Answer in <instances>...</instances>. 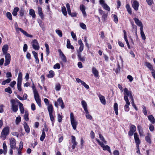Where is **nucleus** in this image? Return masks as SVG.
Here are the masks:
<instances>
[{
  "mask_svg": "<svg viewBox=\"0 0 155 155\" xmlns=\"http://www.w3.org/2000/svg\"><path fill=\"white\" fill-rule=\"evenodd\" d=\"M124 98L126 103V104L124 106L125 111L127 112L129 110V105L130 104V103L128 100V97H130L131 101V103L132 104V105L134 108L136 109V106L134 104L133 98L132 95V93L131 91H129L127 88H125L124 89Z\"/></svg>",
  "mask_w": 155,
  "mask_h": 155,
  "instance_id": "obj_1",
  "label": "nucleus"
},
{
  "mask_svg": "<svg viewBox=\"0 0 155 155\" xmlns=\"http://www.w3.org/2000/svg\"><path fill=\"white\" fill-rule=\"evenodd\" d=\"M32 88L33 90V92L35 100L38 106L40 107H41V100L39 95L38 93L37 90L35 88V87L34 84H33V85L32 86Z\"/></svg>",
  "mask_w": 155,
  "mask_h": 155,
  "instance_id": "obj_2",
  "label": "nucleus"
},
{
  "mask_svg": "<svg viewBox=\"0 0 155 155\" xmlns=\"http://www.w3.org/2000/svg\"><path fill=\"white\" fill-rule=\"evenodd\" d=\"M136 25L140 27V34L142 39L145 40L146 38L143 31V25L142 22L138 18H136Z\"/></svg>",
  "mask_w": 155,
  "mask_h": 155,
  "instance_id": "obj_3",
  "label": "nucleus"
},
{
  "mask_svg": "<svg viewBox=\"0 0 155 155\" xmlns=\"http://www.w3.org/2000/svg\"><path fill=\"white\" fill-rule=\"evenodd\" d=\"M9 133V127L7 126L5 127L2 130L1 133V135L0 136L1 138H2L3 140H4L6 138V136L8 135Z\"/></svg>",
  "mask_w": 155,
  "mask_h": 155,
  "instance_id": "obj_4",
  "label": "nucleus"
},
{
  "mask_svg": "<svg viewBox=\"0 0 155 155\" xmlns=\"http://www.w3.org/2000/svg\"><path fill=\"white\" fill-rule=\"evenodd\" d=\"M70 117L71 124L73 129L74 130H75L76 129L77 126L78 124V122L75 120L73 114L72 112L70 113Z\"/></svg>",
  "mask_w": 155,
  "mask_h": 155,
  "instance_id": "obj_5",
  "label": "nucleus"
},
{
  "mask_svg": "<svg viewBox=\"0 0 155 155\" xmlns=\"http://www.w3.org/2000/svg\"><path fill=\"white\" fill-rule=\"evenodd\" d=\"M58 105L61 106L62 109H63L64 107L65 106L61 97H59L57 101L54 102V106L58 108Z\"/></svg>",
  "mask_w": 155,
  "mask_h": 155,
  "instance_id": "obj_6",
  "label": "nucleus"
},
{
  "mask_svg": "<svg viewBox=\"0 0 155 155\" xmlns=\"http://www.w3.org/2000/svg\"><path fill=\"white\" fill-rule=\"evenodd\" d=\"M11 103V109L14 112H16L18 110V107L16 104L15 101L14 99H12L10 101Z\"/></svg>",
  "mask_w": 155,
  "mask_h": 155,
  "instance_id": "obj_7",
  "label": "nucleus"
},
{
  "mask_svg": "<svg viewBox=\"0 0 155 155\" xmlns=\"http://www.w3.org/2000/svg\"><path fill=\"white\" fill-rule=\"evenodd\" d=\"M5 56V61L4 66H6L10 63L11 61V55L9 53H6L4 54Z\"/></svg>",
  "mask_w": 155,
  "mask_h": 155,
  "instance_id": "obj_8",
  "label": "nucleus"
},
{
  "mask_svg": "<svg viewBox=\"0 0 155 155\" xmlns=\"http://www.w3.org/2000/svg\"><path fill=\"white\" fill-rule=\"evenodd\" d=\"M10 145L12 149H15L16 148V141L15 140L13 137L10 139Z\"/></svg>",
  "mask_w": 155,
  "mask_h": 155,
  "instance_id": "obj_9",
  "label": "nucleus"
},
{
  "mask_svg": "<svg viewBox=\"0 0 155 155\" xmlns=\"http://www.w3.org/2000/svg\"><path fill=\"white\" fill-rule=\"evenodd\" d=\"M32 46L33 48L35 50H38L40 47L36 39L33 40L32 42Z\"/></svg>",
  "mask_w": 155,
  "mask_h": 155,
  "instance_id": "obj_10",
  "label": "nucleus"
},
{
  "mask_svg": "<svg viewBox=\"0 0 155 155\" xmlns=\"http://www.w3.org/2000/svg\"><path fill=\"white\" fill-rule=\"evenodd\" d=\"M140 143V141L139 140V139L138 137V135L136 133V144H137V153L139 155H140L141 153L140 152V151L139 150V147L138 145Z\"/></svg>",
  "mask_w": 155,
  "mask_h": 155,
  "instance_id": "obj_11",
  "label": "nucleus"
},
{
  "mask_svg": "<svg viewBox=\"0 0 155 155\" xmlns=\"http://www.w3.org/2000/svg\"><path fill=\"white\" fill-rule=\"evenodd\" d=\"M135 131V126L134 125H131L130 127V130L128 133V135L130 136H132Z\"/></svg>",
  "mask_w": 155,
  "mask_h": 155,
  "instance_id": "obj_12",
  "label": "nucleus"
},
{
  "mask_svg": "<svg viewBox=\"0 0 155 155\" xmlns=\"http://www.w3.org/2000/svg\"><path fill=\"white\" fill-rule=\"evenodd\" d=\"M16 101L18 104L21 113L23 114L24 112V108L23 106V104L18 100H17Z\"/></svg>",
  "mask_w": 155,
  "mask_h": 155,
  "instance_id": "obj_13",
  "label": "nucleus"
},
{
  "mask_svg": "<svg viewBox=\"0 0 155 155\" xmlns=\"http://www.w3.org/2000/svg\"><path fill=\"white\" fill-rule=\"evenodd\" d=\"M38 9L39 15L42 19H43L44 18V15L42 12V8L40 7H38Z\"/></svg>",
  "mask_w": 155,
  "mask_h": 155,
  "instance_id": "obj_14",
  "label": "nucleus"
},
{
  "mask_svg": "<svg viewBox=\"0 0 155 155\" xmlns=\"http://www.w3.org/2000/svg\"><path fill=\"white\" fill-rule=\"evenodd\" d=\"M98 96L99 98L101 103L102 104L105 105L106 103L105 97L101 94H98Z\"/></svg>",
  "mask_w": 155,
  "mask_h": 155,
  "instance_id": "obj_15",
  "label": "nucleus"
},
{
  "mask_svg": "<svg viewBox=\"0 0 155 155\" xmlns=\"http://www.w3.org/2000/svg\"><path fill=\"white\" fill-rule=\"evenodd\" d=\"M17 29H18L24 35H25L26 36L28 37L31 38L32 37V35H31L28 34L26 31L24 30L21 28H18Z\"/></svg>",
  "mask_w": 155,
  "mask_h": 155,
  "instance_id": "obj_16",
  "label": "nucleus"
},
{
  "mask_svg": "<svg viewBox=\"0 0 155 155\" xmlns=\"http://www.w3.org/2000/svg\"><path fill=\"white\" fill-rule=\"evenodd\" d=\"M137 129L141 137L143 136V132L142 127L140 125L137 126Z\"/></svg>",
  "mask_w": 155,
  "mask_h": 155,
  "instance_id": "obj_17",
  "label": "nucleus"
},
{
  "mask_svg": "<svg viewBox=\"0 0 155 155\" xmlns=\"http://www.w3.org/2000/svg\"><path fill=\"white\" fill-rule=\"evenodd\" d=\"M8 49V46L7 45H3L2 48V51L4 54L6 53H8L7 51Z\"/></svg>",
  "mask_w": 155,
  "mask_h": 155,
  "instance_id": "obj_18",
  "label": "nucleus"
},
{
  "mask_svg": "<svg viewBox=\"0 0 155 155\" xmlns=\"http://www.w3.org/2000/svg\"><path fill=\"white\" fill-rule=\"evenodd\" d=\"M81 104L85 111L87 112V104L85 101L83 100L81 101Z\"/></svg>",
  "mask_w": 155,
  "mask_h": 155,
  "instance_id": "obj_19",
  "label": "nucleus"
},
{
  "mask_svg": "<svg viewBox=\"0 0 155 155\" xmlns=\"http://www.w3.org/2000/svg\"><path fill=\"white\" fill-rule=\"evenodd\" d=\"M124 39L126 41L127 44L128 46V48H130V45L128 41L127 38V33L125 30H124Z\"/></svg>",
  "mask_w": 155,
  "mask_h": 155,
  "instance_id": "obj_20",
  "label": "nucleus"
},
{
  "mask_svg": "<svg viewBox=\"0 0 155 155\" xmlns=\"http://www.w3.org/2000/svg\"><path fill=\"white\" fill-rule=\"evenodd\" d=\"M23 125L25 132L28 133H29L30 131V129L29 126L26 122L24 123Z\"/></svg>",
  "mask_w": 155,
  "mask_h": 155,
  "instance_id": "obj_21",
  "label": "nucleus"
},
{
  "mask_svg": "<svg viewBox=\"0 0 155 155\" xmlns=\"http://www.w3.org/2000/svg\"><path fill=\"white\" fill-rule=\"evenodd\" d=\"M47 109L49 114L53 113L54 111V108L52 104H50L48 106Z\"/></svg>",
  "mask_w": 155,
  "mask_h": 155,
  "instance_id": "obj_22",
  "label": "nucleus"
},
{
  "mask_svg": "<svg viewBox=\"0 0 155 155\" xmlns=\"http://www.w3.org/2000/svg\"><path fill=\"white\" fill-rule=\"evenodd\" d=\"M148 119L151 123L154 124L155 123V119L152 115H150L148 117Z\"/></svg>",
  "mask_w": 155,
  "mask_h": 155,
  "instance_id": "obj_23",
  "label": "nucleus"
},
{
  "mask_svg": "<svg viewBox=\"0 0 155 155\" xmlns=\"http://www.w3.org/2000/svg\"><path fill=\"white\" fill-rule=\"evenodd\" d=\"M92 72L93 74L96 77L98 76V72L95 67H93L92 68Z\"/></svg>",
  "mask_w": 155,
  "mask_h": 155,
  "instance_id": "obj_24",
  "label": "nucleus"
},
{
  "mask_svg": "<svg viewBox=\"0 0 155 155\" xmlns=\"http://www.w3.org/2000/svg\"><path fill=\"white\" fill-rule=\"evenodd\" d=\"M22 74L21 72H19L17 78V82H22Z\"/></svg>",
  "mask_w": 155,
  "mask_h": 155,
  "instance_id": "obj_25",
  "label": "nucleus"
},
{
  "mask_svg": "<svg viewBox=\"0 0 155 155\" xmlns=\"http://www.w3.org/2000/svg\"><path fill=\"white\" fill-rule=\"evenodd\" d=\"M29 15L32 16L33 18H35L36 15L35 12L33 9H30L29 10Z\"/></svg>",
  "mask_w": 155,
  "mask_h": 155,
  "instance_id": "obj_26",
  "label": "nucleus"
},
{
  "mask_svg": "<svg viewBox=\"0 0 155 155\" xmlns=\"http://www.w3.org/2000/svg\"><path fill=\"white\" fill-rule=\"evenodd\" d=\"M114 109L115 111V113L116 115L118 114V105L117 103H115L114 105Z\"/></svg>",
  "mask_w": 155,
  "mask_h": 155,
  "instance_id": "obj_27",
  "label": "nucleus"
},
{
  "mask_svg": "<svg viewBox=\"0 0 155 155\" xmlns=\"http://www.w3.org/2000/svg\"><path fill=\"white\" fill-rule=\"evenodd\" d=\"M19 8L18 7H15L14 8L12 12V14L14 16H16L17 14V12L19 11Z\"/></svg>",
  "mask_w": 155,
  "mask_h": 155,
  "instance_id": "obj_28",
  "label": "nucleus"
},
{
  "mask_svg": "<svg viewBox=\"0 0 155 155\" xmlns=\"http://www.w3.org/2000/svg\"><path fill=\"white\" fill-rule=\"evenodd\" d=\"M151 135L148 134V135L146 136L145 137V139L146 141L149 144H151Z\"/></svg>",
  "mask_w": 155,
  "mask_h": 155,
  "instance_id": "obj_29",
  "label": "nucleus"
},
{
  "mask_svg": "<svg viewBox=\"0 0 155 155\" xmlns=\"http://www.w3.org/2000/svg\"><path fill=\"white\" fill-rule=\"evenodd\" d=\"M78 56L79 61H84L85 60V57L81 56V53L78 54Z\"/></svg>",
  "mask_w": 155,
  "mask_h": 155,
  "instance_id": "obj_30",
  "label": "nucleus"
},
{
  "mask_svg": "<svg viewBox=\"0 0 155 155\" xmlns=\"http://www.w3.org/2000/svg\"><path fill=\"white\" fill-rule=\"evenodd\" d=\"M67 47L68 48L71 49H74V47L72 45H71V43L69 40H67Z\"/></svg>",
  "mask_w": 155,
  "mask_h": 155,
  "instance_id": "obj_31",
  "label": "nucleus"
},
{
  "mask_svg": "<svg viewBox=\"0 0 155 155\" xmlns=\"http://www.w3.org/2000/svg\"><path fill=\"white\" fill-rule=\"evenodd\" d=\"M54 75V72L51 70L49 71V74L47 75V77L48 78H53Z\"/></svg>",
  "mask_w": 155,
  "mask_h": 155,
  "instance_id": "obj_32",
  "label": "nucleus"
},
{
  "mask_svg": "<svg viewBox=\"0 0 155 155\" xmlns=\"http://www.w3.org/2000/svg\"><path fill=\"white\" fill-rule=\"evenodd\" d=\"M103 149L104 150H107L109 153H111L110 148L109 146L108 145L105 146L104 145L102 147Z\"/></svg>",
  "mask_w": 155,
  "mask_h": 155,
  "instance_id": "obj_33",
  "label": "nucleus"
},
{
  "mask_svg": "<svg viewBox=\"0 0 155 155\" xmlns=\"http://www.w3.org/2000/svg\"><path fill=\"white\" fill-rule=\"evenodd\" d=\"M126 8L128 12V13L131 15L132 14V11L130 7V5L128 4H127L126 5Z\"/></svg>",
  "mask_w": 155,
  "mask_h": 155,
  "instance_id": "obj_34",
  "label": "nucleus"
},
{
  "mask_svg": "<svg viewBox=\"0 0 155 155\" xmlns=\"http://www.w3.org/2000/svg\"><path fill=\"white\" fill-rule=\"evenodd\" d=\"M49 114V115L50 120L52 122V125L53 126L54 125V117L53 114V113Z\"/></svg>",
  "mask_w": 155,
  "mask_h": 155,
  "instance_id": "obj_35",
  "label": "nucleus"
},
{
  "mask_svg": "<svg viewBox=\"0 0 155 155\" xmlns=\"http://www.w3.org/2000/svg\"><path fill=\"white\" fill-rule=\"evenodd\" d=\"M45 45L46 48V55L47 56H48L50 53L49 46L47 44H45Z\"/></svg>",
  "mask_w": 155,
  "mask_h": 155,
  "instance_id": "obj_36",
  "label": "nucleus"
},
{
  "mask_svg": "<svg viewBox=\"0 0 155 155\" xmlns=\"http://www.w3.org/2000/svg\"><path fill=\"white\" fill-rule=\"evenodd\" d=\"M146 66L150 70H152V71L153 70H154L153 69L152 66L151 64L149 62H146Z\"/></svg>",
  "mask_w": 155,
  "mask_h": 155,
  "instance_id": "obj_37",
  "label": "nucleus"
},
{
  "mask_svg": "<svg viewBox=\"0 0 155 155\" xmlns=\"http://www.w3.org/2000/svg\"><path fill=\"white\" fill-rule=\"evenodd\" d=\"M45 137V133L44 130H43L41 135L40 138V140L41 141H43Z\"/></svg>",
  "mask_w": 155,
  "mask_h": 155,
  "instance_id": "obj_38",
  "label": "nucleus"
},
{
  "mask_svg": "<svg viewBox=\"0 0 155 155\" xmlns=\"http://www.w3.org/2000/svg\"><path fill=\"white\" fill-rule=\"evenodd\" d=\"M85 113H86V118L88 119L91 120L92 119V117L91 116V115L89 114V112L88 110H87V112L86 111H85Z\"/></svg>",
  "mask_w": 155,
  "mask_h": 155,
  "instance_id": "obj_39",
  "label": "nucleus"
},
{
  "mask_svg": "<svg viewBox=\"0 0 155 155\" xmlns=\"http://www.w3.org/2000/svg\"><path fill=\"white\" fill-rule=\"evenodd\" d=\"M55 32L60 37H61L62 36V33L61 30L56 29L55 30Z\"/></svg>",
  "mask_w": 155,
  "mask_h": 155,
  "instance_id": "obj_40",
  "label": "nucleus"
},
{
  "mask_svg": "<svg viewBox=\"0 0 155 155\" xmlns=\"http://www.w3.org/2000/svg\"><path fill=\"white\" fill-rule=\"evenodd\" d=\"M61 11L63 14L64 16H66L67 15V13L66 11V8L64 6H63V7H62L61 9Z\"/></svg>",
  "mask_w": 155,
  "mask_h": 155,
  "instance_id": "obj_41",
  "label": "nucleus"
},
{
  "mask_svg": "<svg viewBox=\"0 0 155 155\" xmlns=\"http://www.w3.org/2000/svg\"><path fill=\"white\" fill-rule=\"evenodd\" d=\"M102 7L106 10L109 11L110 10V8L109 6L106 4L102 5Z\"/></svg>",
  "mask_w": 155,
  "mask_h": 155,
  "instance_id": "obj_42",
  "label": "nucleus"
},
{
  "mask_svg": "<svg viewBox=\"0 0 155 155\" xmlns=\"http://www.w3.org/2000/svg\"><path fill=\"white\" fill-rule=\"evenodd\" d=\"M28 113L27 111H25L24 114V118L25 120L28 121L29 120Z\"/></svg>",
  "mask_w": 155,
  "mask_h": 155,
  "instance_id": "obj_43",
  "label": "nucleus"
},
{
  "mask_svg": "<svg viewBox=\"0 0 155 155\" xmlns=\"http://www.w3.org/2000/svg\"><path fill=\"white\" fill-rule=\"evenodd\" d=\"M6 16L9 20H12V15L10 12H7L6 14Z\"/></svg>",
  "mask_w": 155,
  "mask_h": 155,
  "instance_id": "obj_44",
  "label": "nucleus"
},
{
  "mask_svg": "<svg viewBox=\"0 0 155 155\" xmlns=\"http://www.w3.org/2000/svg\"><path fill=\"white\" fill-rule=\"evenodd\" d=\"M22 82H17V86L18 90L19 91H21V84Z\"/></svg>",
  "mask_w": 155,
  "mask_h": 155,
  "instance_id": "obj_45",
  "label": "nucleus"
},
{
  "mask_svg": "<svg viewBox=\"0 0 155 155\" xmlns=\"http://www.w3.org/2000/svg\"><path fill=\"white\" fill-rule=\"evenodd\" d=\"M142 107L143 108L142 111L143 113L145 115H147V112L146 107L143 105H142Z\"/></svg>",
  "mask_w": 155,
  "mask_h": 155,
  "instance_id": "obj_46",
  "label": "nucleus"
},
{
  "mask_svg": "<svg viewBox=\"0 0 155 155\" xmlns=\"http://www.w3.org/2000/svg\"><path fill=\"white\" fill-rule=\"evenodd\" d=\"M25 11L24 9L23 8H21L20 9L19 12V13L20 16L22 17L24 15Z\"/></svg>",
  "mask_w": 155,
  "mask_h": 155,
  "instance_id": "obj_47",
  "label": "nucleus"
},
{
  "mask_svg": "<svg viewBox=\"0 0 155 155\" xmlns=\"http://www.w3.org/2000/svg\"><path fill=\"white\" fill-rule=\"evenodd\" d=\"M61 88V86L60 84L58 83L56 84L55 89L56 91H59L60 90Z\"/></svg>",
  "mask_w": 155,
  "mask_h": 155,
  "instance_id": "obj_48",
  "label": "nucleus"
},
{
  "mask_svg": "<svg viewBox=\"0 0 155 155\" xmlns=\"http://www.w3.org/2000/svg\"><path fill=\"white\" fill-rule=\"evenodd\" d=\"M84 46H80L79 48V50H77V52L78 54L81 53L84 49Z\"/></svg>",
  "mask_w": 155,
  "mask_h": 155,
  "instance_id": "obj_49",
  "label": "nucleus"
},
{
  "mask_svg": "<svg viewBox=\"0 0 155 155\" xmlns=\"http://www.w3.org/2000/svg\"><path fill=\"white\" fill-rule=\"evenodd\" d=\"M99 137L100 139L103 141L104 143L106 144H107V141L105 140L104 137L101 134H99Z\"/></svg>",
  "mask_w": 155,
  "mask_h": 155,
  "instance_id": "obj_50",
  "label": "nucleus"
},
{
  "mask_svg": "<svg viewBox=\"0 0 155 155\" xmlns=\"http://www.w3.org/2000/svg\"><path fill=\"white\" fill-rule=\"evenodd\" d=\"M132 5L133 8L136 10V1L134 0H132L131 1Z\"/></svg>",
  "mask_w": 155,
  "mask_h": 155,
  "instance_id": "obj_51",
  "label": "nucleus"
},
{
  "mask_svg": "<svg viewBox=\"0 0 155 155\" xmlns=\"http://www.w3.org/2000/svg\"><path fill=\"white\" fill-rule=\"evenodd\" d=\"M5 91L6 92H8L10 94H11L12 92V90L10 87H8L7 88H5Z\"/></svg>",
  "mask_w": 155,
  "mask_h": 155,
  "instance_id": "obj_52",
  "label": "nucleus"
},
{
  "mask_svg": "<svg viewBox=\"0 0 155 155\" xmlns=\"http://www.w3.org/2000/svg\"><path fill=\"white\" fill-rule=\"evenodd\" d=\"M63 117L60 114H58V120L59 122H61L62 121Z\"/></svg>",
  "mask_w": 155,
  "mask_h": 155,
  "instance_id": "obj_53",
  "label": "nucleus"
},
{
  "mask_svg": "<svg viewBox=\"0 0 155 155\" xmlns=\"http://www.w3.org/2000/svg\"><path fill=\"white\" fill-rule=\"evenodd\" d=\"M112 15L114 18V21L115 23H117L118 21V18L117 16L116 15Z\"/></svg>",
  "mask_w": 155,
  "mask_h": 155,
  "instance_id": "obj_54",
  "label": "nucleus"
},
{
  "mask_svg": "<svg viewBox=\"0 0 155 155\" xmlns=\"http://www.w3.org/2000/svg\"><path fill=\"white\" fill-rule=\"evenodd\" d=\"M66 7L67 8L68 13V14H69L70 13L71 11V9L69 4L68 3H67L66 4Z\"/></svg>",
  "mask_w": 155,
  "mask_h": 155,
  "instance_id": "obj_55",
  "label": "nucleus"
},
{
  "mask_svg": "<svg viewBox=\"0 0 155 155\" xmlns=\"http://www.w3.org/2000/svg\"><path fill=\"white\" fill-rule=\"evenodd\" d=\"M21 121V117H17L16 119L15 122L17 124H18Z\"/></svg>",
  "mask_w": 155,
  "mask_h": 155,
  "instance_id": "obj_56",
  "label": "nucleus"
},
{
  "mask_svg": "<svg viewBox=\"0 0 155 155\" xmlns=\"http://www.w3.org/2000/svg\"><path fill=\"white\" fill-rule=\"evenodd\" d=\"M69 15L71 16V17H76L77 16V14L75 12H72L71 13V11H70V13L69 14H68Z\"/></svg>",
  "mask_w": 155,
  "mask_h": 155,
  "instance_id": "obj_57",
  "label": "nucleus"
},
{
  "mask_svg": "<svg viewBox=\"0 0 155 155\" xmlns=\"http://www.w3.org/2000/svg\"><path fill=\"white\" fill-rule=\"evenodd\" d=\"M80 26L83 29H85L86 28V26L84 23H80Z\"/></svg>",
  "mask_w": 155,
  "mask_h": 155,
  "instance_id": "obj_58",
  "label": "nucleus"
},
{
  "mask_svg": "<svg viewBox=\"0 0 155 155\" xmlns=\"http://www.w3.org/2000/svg\"><path fill=\"white\" fill-rule=\"evenodd\" d=\"M81 84L87 89H88L89 88V86L84 81L81 82Z\"/></svg>",
  "mask_w": 155,
  "mask_h": 155,
  "instance_id": "obj_59",
  "label": "nucleus"
},
{
  "mask_svg": "<svg viewBox=\"0 0 155 155\" xmlns=\"http://www.w3.org/2000/svg\"><path fill=\"white\" fill-rule=\"evenodd\" d=\"M71 34L73 38L75 40H77V38L75 34H74L73 31H71Z\"/></svg>",
  "mask_w": 155,
  "mask_h": 155,
  "instance_id": "obj_60",
  "label": "nucleus"
},
{
  "mask_svg": "<svg viewBox=\"0 0 155 155\" xmlns=\"http://www.w3.org/2000/svg\"><path fill=\"white\" fill-rule=\"evenodd\" d=\"M54 69H59L60 68V65L59 63H57L54 66Z\"/></svg>",
  "mask_w": 155,
  "mask_h": 155,
  "instance_id": "obj_61",
  "label": "nucleus"
},
{
  "mask_svg": "<svg viewBox=\"0 0 155 155\" xmlns=\"http://www.w3.org/2000/svg\"><path fill=\"white\" fill-rule=\"evenodd\" d=\"M23 147V143L22 141H21L19 143V147L18 148V149H20L21 150Z\"/></svg>",
  "mask_w": 155,
  "mask_h": 155,
  "instance_id": "obj_62",
  "label": "nucleus"
},
{
  "mask_svg": "<svg viewBox=\"0 0 155 155\" xmlns=\"http://www.w3.org/2000/svg\"><path fill=\"white\" fill-rule=\"evenodd\" d=\"M61 58L63 62H67L66 58V56L64 55L62 56H61Z\"/></svg>",
  "mask_w": 155,
  "mask_h": 155,
  "instance_id": "obj_63",
  "label": "nucleus"
},
{
  "mask_svg": "<svg viewBox=\"0 0 155 155\" xmlns=\"http://www.w3.org/2000/svg\"><path fill=\"white\" fill-rule=\"evenodd\" d=\"M154 127L153 125L151 124L150 125L149 129L151 131H153L154 130Z\"/></svg>",
  "mask_w": 155,
  "mask_h": 155,
  "instance_id": "obj_64",
  "label": "nucleus"
}]
</instances>
